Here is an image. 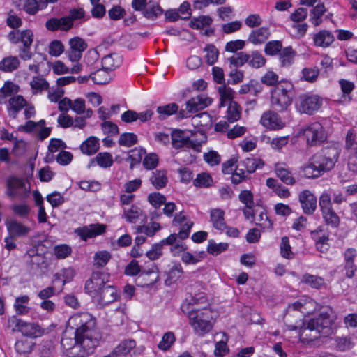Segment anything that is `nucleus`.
<instances>
[{"instance_id":"nucleus-1","label":"nucleus","mask_w":357,"mask_h":357,"mask_svg":"<svg viewBox=\"0 0 357 357\" xmlns=\"http://www.w3.org/2000/svg\"><path fill=\"white\" fill-rule=\"evenodd\" d=\"M100 339L96 318L88 312H79L69 318L61 344L68 357H86L93 351Z\"/></svg>"},{"instance_id":"nucleus-2","label":"nucleus","mask_w":357,"mask_h":357,"mask_svg":"<svg viewBox=\"0 0 357 357\" xmlns=\"http://www.w3.org/2000/svg\"><path fill=\"white\" fill-rule=\"evenodd\" d=\"M340 150L335 146L322 148L310 159L307 165L303 167L307 178H317L323 173L331 170L338 161Z\"/></svg>"},{"instance_id":"nucleus-3","label":"nucleus","mask_w":357,"mask_h":357,"mask_svg":"<svg viewBox=\"0 0 357 357\" xmlns=\"http://www.w3.org/2000/svg\"><path fill=\"white\" fill-rule=\"evenodd\" d=\"M294 85L289 81H281L271 91V107L278 111H285L292 103Z\"/></svg>"},{"instance_id":"nucleus-4","label":"nucleus","mask_w":357,"mask_h":357,"mask_svg":"<svg viewBox=\"0 0 357 357\" xmlns=\"http://www.w3.org/2000/svg\"><path fill=\"white\" fill-rule=\"evenodd\" d=\"M335 319V316L333 309L328 307L317 315L306 320L321 337H326L333 333L332 325Z\"/></svg>"},{"instance_id":"nucleus-5","label":"nucleus","mask_w":357,"mask_h":357,"mask_svg":"<svg viewBox=\"0 0 357 357\" xmlns=\"http://www.w3.org/2000/svg\"><path fill=\"white\" fill-rule=\"evenodd\" d=\"M202 139L200 140L191 139L192 132L188 130H174L172 132V146L178 149L181 148L192 149L196 151H200L202 143L206 141V136L200 133Z\"/></svg>"},{"instance_id":"nucleus-6","label":"nucleus","mask_w":357,"mask_h":357,"mask_svg":"<svg viewBox=\"0 0 357 357\" xmlns=\"http://www.w3.org/2000/svg\"><path fill=\"white\" fill-rule=\"evenodd\" d=\"M189 319L195 333L199 336L209 333L213 328L212 312L208 309L190 313Z\"/></svg>"},{"instance_id":"nucleus-7","label":"nucleus","mask_w":357,"mask_h":357,"mask_svg":"<svg viewBox=\"0 0 357 357\" xmlns=\"http://www.w3.org/2000/svg\"><path fill=\"white\" fill-rule=\"evenodd\" d=\"M306 140L308 146H317L324 142L327 135L322 125L319 122L309 124L301 132Z\"/></svg>"},{"instance_id":"nucleus-8","label":"nucleus","mask_w":357,"mask_h":357,"mask_svg":"<svg viewBox=\"0 0 357 357\" xmlns=\"http://www.w3.org/2000/svg\"><path fill=\"white\" fill-rule=\"evenodd\" d=\"M6 187L7 195L11 199L18 197L22 200L29 196V187H26L24 178L11 176L7 179Z\"/></svg>"},{"instance_id":"nucleus-9","label":"nucleus","mask_w":357,"mask_h":357,"mask_svg":"<svg viewBox=\"0 0 357 357\" xmlns=\"http://www.w3.org/2000/svg\"><path fill=\"white\" fill-rule=\"evenodd\" d=\"M109 275L100 271L93 272L91 278L86 281L85 291L92 298L98 295L101 289L109 282Z\"/></svg>"},{"instance_id":"nucleus-10","label":"nucleus","mask_w":357,"mask_h":357,"mask_svg":"<svg viewBox=\"0 0 357 357\" xmlns=\"http://www.w3.org/2000/svg\"><path fill=\"white\" fill-rule=\"evenodd\" d=\"M141 273L139 275V278H142L144 280V278L148 275H153V278L149 282L148 284H153L159 280V270L158 268L153 265L151 268L147 271H142L141 272V268L137 262V261L133 259L132 260L125 268L124 273L129 276H135Z\"/></svg>"},{"instance_id":"nucleus-11","label":"nucleus","mask_w":357,"mask_h":357,"mask_svg":"<svg viewBox=\"0 0 357 357\" xmlns=\"http://www.w3.org/2000/svg\"><path fill=\"white\" fill-rule=\"evenodd\" d=\"M289 330L298 331L300 340L303 343H310L321 337L318 332L310 326L307 320L296 321L295 324H290Z\"/></svg>"},{"instance_id":"nucleus-12","label":"nucleus","mask_w":357,"mask_h":357,"mask_svg":"<svg viewBox=\"0 0 357 357\" xmlns=\"http://www.w3.org/2000/svg\"><path fill=\"white\" fill-rule=\"evenodd\" d=\"M321 105L322 99L317 95L303 94L298 97L297 107L300 112L311 115L317 111Z\"/></svg>"},{"instance_id":"nucleus-13","label":"nucleus","mask_w":357,"mask_h":357,"mask_svg":"<svg viewBox=\"0 0 357 357\" xmlns=\"http://www.w3.org/2000/svg\"><path fill=\"white\" fill-rule=\"evenodd\" d=\"M303 307V303L299 301L289 305L284 315V320L287 329L289 330V325L295 324L296 321H305L302 319V317L305 313V312L302 310Z\"/></svg>"},{"instance_id":"nucleus-14","label":"nucleus","mask_w":357,"mask_h":357,"mask_svg":"<svg viewBox=\"0 0 357 357\" xmlns=\"http://www.w3.org/2000/svg\"><path fill=\"white\" fill-rule=\"evenodd\" d=\"M70 49L66 52L68 59L72 62L79 61L83 52L87 48V43L79 37H74L69 41Z\"/></svg>"},{"instance_id":"nucleus-15","label":"nucleus","mask_w":357,"mask_h":357,"mask_svg":"<svg viewBox=\"0 0 357 357\" xmlns=\"http://www.w3.org/2000/svg\"><path fill=\"white\" fill-rule=\"evenodd\" d=\"M106 225L100 223L91 224L88 226L79 227L75 230V233L81 239L86 241L88 238H94L105 232Z\"/></svg>"},{"instance_id":"nucleus-16","label":"nucleus","mask_w":357,"mask_h":357,"mask_svg":"<svg viewBox=\"0 0 357 357\" xmlns=\"http://www.w3.org/2000/svg\"><path fill=\"white\" fill-rule=\"evenodd\" d=\"M263 126L270 130H278L284 127L285 123L280 116L272 110L265 112L260 119Z\"/></svg>"},{"instance_id":"nucleus-17","label":"nucleus","mask_w":357,"mask_h":357,"mask_svg":"<svg viewBox=\"0 0 357 357\" xmlns=\"http://www.w3.org/2000/svg\"><path fill=\"white\" fill-rule=\"evenodd\" d=\"M299 202L305 214H312L317 206L316 197L308 190L302 191L299 194Z\"/></svg>"},{"instance_id":"nucleus-18","label":"nucleus","mask_w":357,"mask_h":357,"mask_svg":"<svg viewBox=\"0 0 357 357\" xmlns=\"http://www.w3.org/2000/svg\"><path fill=\"white\" fill-rule=\"evenodd\" d=\"M118 293L116 287L112 284H107L101 289L95 298L100 305H107L116 301Z\"/></svg>"},{"instance_id":"nucleus-19","label":"nucleus","mask_w":357,"mask_h":357,"mask_svg":"<svg viewBox=\"0 0 357 357\" xmlns=\"http://www.w3.org/2000/svg\"><path fill=\"white\" fill-rule=\"evenodd\" d=\"M211 102L212 99L211 98L202 94L192 97L188 100L186 107L190 112L195 113L207 107Z\"/></svg>"},{"instance_id":"nucleus-20","label":"nucleus","mask_w":357,"mask_h":357,"mask_svg":"<svg viewBox=\"0 0 357 357\" xmlns=\"http://www.w3.org/2000/svg\"><path fill=\"white\" fill-rule=\"evenodd\" d=\"M6 225L11 237L26 236L30 231V228L24 225L15 219H10L6 222Z\"/></svg>"},{"instance_id":"nucleus-21","label":"nucleus","mask_w":357,"mask_h":357,"mask_svg":"<svg viewBox=\"0 0 357 357\" xmlns=\"http://www.w3.org/2000/svg\"><path fill=\"white\" fill-rule=\"evenodd\" d=\"M45 26L50 31H54L60 29L61 31H67L73 27V22L68 15L59 19H50L46 22Z\"/></svg>"},{"instance_id":"nucleus-22","label":"nucleus","mask_w":357,"mask_h":357,"mask_svg":"<svg viewBox=\"0 0 357 357\" xmlns=\"http://www.w3.org/2000/svg\"><path fill=\"white\" fill-rule=\"evenodd\" d=\"M7 326L10 328L13 332L17 331L22 333H27L28 331L34 330L36 328V326L33 324L25 322L18 319L15 315L8 318Z\"/></svg>"},{"instance_id":"nucleus-23","label":"nucleus","mask_w":357,"mask_h":357,"mask_svg":"<svg viewBox=\"0 0 357 357\" xmlns=\"http://www.w3.org/2000/svg\"><path fill=\"white\" fill-rule=\"evenodd\" d=\"M123 62V57L118 53H110L102 59V66L104 69L113 71L118 68Z\"/></svg>"},{"instance_id":"nucleus-24","label":"nucleus","mask_w":357,"mask_h":357,"mask_svg":"<svg viewBox=\"0 0 357 357\" xmlns=\"http://www.w3.org/2000/svg\"><path fill=\"white\" fill-rule=\"evenodd\" d=\"M270 35L268 28L260 27L252 31L248 38V41L253 45L263 44L269 38Z\"/></svg>"},{"instance_id":"nucleus-25","label":"nucleus","mask_w":357,"mask_h":357,"mask_svg":"<svg viewBox=\"0 0 357 357\" xmlns=\"http://www.w3.org/2000/svg\"><path fill=\"white\" fill-rule=\"evenodd\" d=\"M149 181L154 188L158 190L165 188L168 182L167 170L157 169L152 172Z\"/></svg>"},{"instance_id":"nucleus-26","label":"nucleus","mask_w":357,"mask_h":357,"mask_svg":"<svg viewBox=\"0 0 357 357\" xmlns=\"http://www.w3.org/2000/svg\"><path fill=\"white\" fill-rule=\"evenodd\" d=\"M136 347V342L133 339H126L122 340L112 350L117 357L125 356L131 353Z\"/></svg>"},{"instance_id":"nucleus-27","label":"nucleus","mask_w":357,"mask_h":357,"mask_svg":"<svg viewBox=\"0 0 357 357\" xmlns=\"http://www.w3.org/2000/svg\"><path fill=\"white\" fill-rule=\"evenodd\" d=\"M26 101L22 96H14L9 100L8 114L13 119L17 117L18 112L26 105Z\"/></svg>"},{"instance_id":"nucleus-28","label":"nucleus","mask_w":357,"mask_h":357,"mask_svg":"<svg viewBox=\"0 0 357 357\" xmlns=\"http://www.w3.org/2000/svg\"><path fill=\"white\" fill-rule=\"evenodd\" d=\"M224 216L225 211L220 208H213L211 210V222L215 229L222 231L226 228Z\"/></svg>"},{"instance_id":"nucleus-29","label":"nucleus","mask_w":357,"mask_h":357,"mask_svg":"<svg viewBox=\"0 0 357 357\" xmlns=\"http://www.w3.org/2000/svg\"><path fill=\"white\" fill-rule=\"evenodd\" d=\"M163 13L162 8L160 5L153 1L147 3L146 6L144 9L142 14L144 17L148 20H154Z\"/></svg>"},{"instance_id":"nucleus-30","label":"nucleus","mask_w":357,"mask_h":357,"mask_svg":"<svg viewBox=\"0 0 357 357\" xmlns=\"http://www.w3.org/2000/svg\"><path fill=\"white\" fill-rule=\"evenodd\" d=\"M313 40L315 45L326 47L333 43L335 38L329 31L321 30L314 36Z\"/></svg>"},{"instance_id":"nucleus-31","label":"nucleus","mask_w":357,"mask_h":357,"mask_svg":"<svg viewBox=\"0 0 357 357\" xmlns=\"http://www.w3.org/2000/svg\"><path fill=\"white\" fill-rule=\"evenodd\" d=\"M94 162H96L100 167L108 168L113 165L114 161L111 153L103 152L98 153L94 158L91 159L88 167H91Z\"/></svg>"},{"instance_id":"nucleus-32","label":"nucleus","mask_w":357,"mask_h":357,"mask_svg":"<svg viewBox=\"0 0 357 357\" xmlns=\"http://www.w3.org/2000/svg\"><path fill=\"white\" fill-rule=\"evenodd\" d=\"M80 149L84 154L91 155L99 149V140L95 137H89L80 145Z\"/></svg>"},{"instance_id":"nucleus-33","label":"nucleus","mask_w":357,"mask_h":357,"mask_svg":"<svg viewBox=\"0 0 357 357\" xmlns=\"http://www.w3.org/2000/svg\"><path fill=\"white\" fill-rule=\"evenodd\" d=\"M296 55V52L291 46L282 48L278 54V59L282 66H290L294 63V59Z\"/></svg>"},{"instance_id":"nucleus-34","label":"nucleus","mask_w":357,"mask_h":357,"mask_svg":"<svg viewBox=\"0 0 357 357\" xmlns=\"http://www.w3.org/2000/svg\"><path fill=\"white\" fill-rule=\"evenodd\" d=\"M183 271L181 265L179 263L173 264L172 266L167 273V278L165 280V284L167 286H170L176 282L183 275Z\"/></svg>"},{"instance_id":"nucleus-35","label":"nucleus","mask_w":357,"mask_h":357,"mask_svg":"<svg viewBox=\"0 0 357 357\" xmlns=\"http://www.w3.org/2000/svg\"><path fill=\"white\" fill-rule=\"evenodd\" d=\"M110 71L101 68H96L94 70H91L90 73V77L93 82L96 84H105L110 80L109 73Z\"/></svg>"},{"instance_id":"nucleus-36","label":"nucleus","mask_w":357,"mask_h":357,"mask_svg":"<svg viewBox=\"0 0 357 357\" xmlns=\"http://www.w3.org/2000/svg\"><path fill=\"white\" fill-rule=\"evenodd\" d=\"M29 302V297L27 295L17 297L13 305L16 313L19 315L27 314L30 310L27 306Z\"/></svg>"},{"instance_id":"nucleus-37","label":"nucleus","mask_w":357,"mask_h":357,"mask_svg":"<svg viewBox=\"0 0 357 357\" xmlns=\"http://www.w3.org/2000/svg\"><path fill=\"white\" fill-rule=\"evenodd\" d=\"M275 172L276 176L284 183L287 185H294L295 183L296 180L294 178L292 173L288 169L284 168L280 165H276Z\"/></svg>"},{"instance_id":"nucleus-38","label":"nucleus","mask_w":357,"mask_h":357,"mask_svg":"<svg viewBox=\"0 0 357 357\" xmlns=\"http://www.w3.org/2000/svg\"><path fill=\"white\" fill-rule=\"evenodd\" d=\"M250 57L249 54L243 52H240L227 58V60L229 62V67L231 68L234 67L237 69V68L241 67L247 63Z\"/></svg>"},{"instance_id":"nucleus-39","label":"nucleus","mask_w":357,"mask_h":357,"mask_svg":"<svg viewBox=\"0 0 357 357\" xmlns=\"http://www.w3.org/2000/svg\"><path fill=\"white\" fill-rule=\"evenodd\" d=\"M242 164L248 173H253L257 169L263 167L264 162L258 158L251 156L245 159Z\"/></svg>"},{"instance_id":"nucleus-40","label":"nucleus","mask_w":357,"mask_h":357,"mask_svg":"<svg viewBox=\"0 0 357 357\" xmlns=\"http://www.w3.org/2000/svg\"><path fill=\"white\" fill-rule=\"evenodd\" d=\"M20 65L18 57L10 56L4 58L0 62V69L4 72H12L16 70Z\"/></svg>"},{"instance_id":"nucleus-41","label":"nucleus","mask_w":357,"mask_h":357,"mask_svg":"<svg viewBox=\"0 0 357 357\" xmlns=\"http://www.w3.org/2000/svg\"><path fill=\"white\" fill-rule=\"evenodd\" d=\"M178 109V105L175 102H172L158 107L156 111L160 114V119L164 120L167 117L177 113Z\"/></svg>"},{"instance_id":"nucleus-42","label":"nucleus","mask_w":357,"mask_h":357,"mask_svg":"<svg viewBox=\"0 0 357 357\" xmlns=\"http://www.w3.org/2000/svg\"><path fill=\"white\" fill-rule=\"evenodd\" d=\"M241 109L236 102H230L227 111V119L230 123L238 121L241 117Z\"/></svg>"},{"instance_id":"nucleus-43","label":"nucleus","mask_w":357,"mask_h":357,"mask_svg":"<svg viewBox=\"0 0 357 357\" xmlns=\"http://www.w3.org/2000/svg\"><path fill=\"white\" fill-rule=\"evenodd\" d=\"M323 218L327 225L332 227H337L340 225V218L333 208L321 212Z\"/></svg>"},{"instance_id":"nucleus-44","label":"nucleus","mask_w":357,"mask_h":357,"mask_svg":"<svg viewBox=\"0 0 357 357\" xmlns=\"http://www.w3.org/2000/svg\"><path fill=\"white\" fill-rule=\"evenodd\" d=\"M75 275V271L72 268H64L62 270L61 273H56L54 275V282H61L62 283V286H63L66 283L69 282L73 280Z\"/></svg>"},{"instance_id":"nucleus-45","label":"nucleus","mask_w":357,"mask_h":357,"mask_svg":"<svg viewBox=\"0 0 357 357\" xmlns=\"http://www.w3.org/2000/svg\"><path fill=\"white\" fill-rule=\"evenodd\" d=\"M31 89L34 93L41 92L49 88V83L41 76L33 77L30 82Z\"/></svg>"},{"instance_id":"nucleus-46","label":"nucleus","mask_w":357,"mask_h":357,"mask_svg":"<svg viewBox=\"0 0 357 357\" xmlns=\"http://www.w3.org/2000/svg\"><path fill=\"white\" fill-rule=\"evenodd\" d=\"M123 214L127 221L135 223L137 219L142 215V211L138 206L132 205L128 209L124 208Z\"/></svg>"},{"instance_id":"nucleus-47","label":"nucleus","mask_w":357,"mask_h":357,"mask_svg":"<svg viewBox=\"0 0 357 357\" xmlns=\"http://www.w3.org/2000/svg\"><path fill=\"white\" fill-rule=\"evenodd\" d=\"M282 49V42L280 40H271L264 47V52L268 56L278 55Z\"/></svg>"},{"instance_id":"nucleus-48","label":"nucleus","mask_w":357,"mask_h":357,"mask_svg":"<svg viewBox=\"0 0 357 357\" xmlns=\"http://www.w3.org/2000/svg\"><path fill=\"white\" fill-rule=\"evenodd\" d=\"M249 56L250 57L247 63H248L250 66L258 68L265 65L266 60L259 52L253 51Z\"/></svg>"},{"instance_id":"nucleus-49","label":"nucleus","mask_w":357,"mask_h":357,"mask_svg":"<svg viewBox=\"0 0 357 357\" xmlns=\"http://www.w3.org/2000/svg\"><path fill=\"white\" fill-rule=\"evenodd\" d=\"M213 179L207 173L198 174L196 178L193 181V184L196 187L208 188L211 185Z\"/></svg>"},{"instance_id":"nucleus-50","label":"nucleus","mask_w":357,"mask_h":357,"mask_svg":"<svg viewBox=\"0 0 357 357\" xmlns=\"http://www.w3.org/2000/svg\"><path fill=\"white\" fill-rule=\"evenodd\" d=\"M302 282L316 289L320 288L324 284V280L321 277L307 273L303 275Z\"/></svg>"},{"instance_id":"nucleus-51","label":"nucleus","mask_w":357,"mask_h":357,"mask_svg":"<svg viewBox=\"0 0 357 357\" xmlns=\"http://www.w3.org/2000/svg\"><path fill=\"white\" fill-rule=\"evenodd\" d=\"M301 73V79L313 83L317 80L319 70L317 68H305Z\"/></svg>"},{"instance_id":"nucleus-52","label":"nucleus","mask_w":357,"mask_h":357,"mask_svg":"<svg viewBox=\"0 0 357 357\" xmlns=\"http://www.w3.org/2000/svg\"><path fill=\"white\" fill-rule=\"evenodd\" d=\"M281 255L286 259H290L294 257L289 244V240L287 236H283L281 239L280 245Z\"/></svg>"},{"instance_id":"nucleus-53","label":"nucleus","mask_w":357,"mask_h":357,"mask_svg":"<svg viewBox=\"0 0 357 357\" xmlns=\"http://www.w3.org/2000/svg\"><path fill=\"white\" fill-rule=\"evenodd\" d=\"M212 19L211 17L203 15L193 18L190 22V26L192 29H199L205 26L210 25Z\"/></svg>"},{"instance_id":"nucleus-54","label":"nucleus","mask_w":357,"mask_h":357,"mask_svg":"<svg viewBox=\"0 0 357 357\" xmlns=\"http://www.w3.org/2000/svg\"><path fill=\"white\" fill-rule=\"evenodd\" d=\"M137 142V137L135 134L131 132H125L120 135L119 144L121 146L130 147Z\"/></svg>"},{"instance_id":"nucleus-55","label":"nucleus","mask_w":357,"mask_h":357,"mask_svg":"<svg viewBox=\"0 0 357 357\" xmlns=\"http://www.w3.org/2000/svg\"><path fill=\"white\" fill-rule=\"evenodd\" d=\"M218 93L220 96V106H224L225 101L232 102L231 100L234 98V91L229 87H227L224 84L222 86L218 87Z\"/></svg>"},{"instance_id":"nucleus-56","label":"nucleus","mask_w":357,"mask_h":357,"mask_svg":"<svg viewBox=\"0 0 357 357\" xmlns=\"http://www.w3.org/2000/svg\"><path fill=\"white\" fill-rule=\"evenodd\" d=\"M110 259L111 255L107 251L96 252L94 255V265L98 268H102L108 263Z\"/></svg>"},{"instance_id":"nucleus-57","label":"nucleus","mask_w":357,"mask_h":357,"mask_svg":"<svg viewBox=\"0 0 357 357\" xmlns=\"http://www.w3.org/2000/svg\"><path fill=\"white\" fill-rule=\"evenodd\" d=\"M98 52L95 50H89L84 56V62L90 68V71L94 70L96 68L93 67L94 64L98 59Z\"/></svg>"},{"instance_id":"nucleus-58","label":"nucleus","mask_w":357,"mask_h":357,"mask_svg":"<svg viewBox=\"0 0 357 357\" xmlns=\"http://www.w3.org/2000/svg\"><path fill=\"white\" fill-rule=\"evenodd\" d=\"M148 201L155 208H159L165 203L166 197L160 192H153L149 195Z\"/></svg>"},{"instance_id":"nucleus-59","label":"nucleus","mask_w":357,"mask_h":357,"mask_svg":"<svg viewBox=\"0 0 357 357\" xmlns=\"http://www.w3.org/2000/svg\"><path fill=\"white\" fill-rule=\"evenodd\" d=\"M174 340L175 336L173 333H165L163 335L162 340L159 342L158 347L160 349L166 351L170 348Z\"/></svg>"},{"instance_id":"nucleus-60","label":"nucleus","mask_w":357,"mask_h":357,"mask_svg":"<svg viewBox=\"0 0 357 357\" xmlns=\"http://www.w3.org/2000/svg\"><path fill=\"white\" fill-rule=\"evenodd\" d=\"M256 224L259 226L262 229H271L273 228V222L268 218L266 213L264 211H261L257 219Z\"/></svg>"},{"instance_id":"nucleus-61","label":"nucleus","mask_w":357,"mask_h":357,"mask_svg":"<svg viewBox=\"0 0 357 357\" xmlns=\"http://www.w3.org/2000/svg\"><path fill=\"white\" fill-rule=\"evenodd\" d=\"M206 52V59L209 65H213L218 59V50L213 45H208L204 48Z\"/></svg>"},{"instance_id":"nucleus-62","label":"nucleus","mask_w":357,"mask_h":357,"mask_svg":"<svg viewBox=\"0 0 357 357\" xmlns=\"http://www.w3.org/2000/svg\"><path fill=\"white\" fill-rule=\"evenodd\" d=\"M227 248L228 244L227 243H220L217 244L213 241H209L207 251L213 255H218L220 252L226 250Z\"/></svg>"},{"instance_id":"nucleus-63","label":"nucleus","mask_w":357,"mask_h":357,"mask_svg":"<svg viewBox=\"0 0 357 357\" xmlns=\"http://www.w3.org/2000/svg\"><path fill=\"white\" fill-rule=\"evenodd\" d=\"M54 252L57 259H61L71 255V248L66 244L59 245L54 247Z\"/></svg>"},{"instance_id":"nucleus-64","label":"nucleus","mask_w":357,"mask_h":357,"mask_svg":"<svg viewBox=\"0 0 357 357\" xmlns=\"http://www.w3.org/2000/svg\"><path fill=\"white\" fill-rule=\"evenodd\" d=\"M158 165V156L155 153H149L146 155L143 160V166L146 169H154Z\"/></svg>"}]
</instances>
